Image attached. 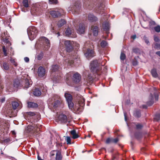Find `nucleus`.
Here are the masks:
<instances>
[{
  "instance_id": "obj_1",
  "label": "nucleus",
  "mask_w": 160,
  "mask_h": 160,
  "mask_svg": "<svg viewBox=\"0 0 160 160\" xmlns=\"http://www.w3.org/2000/svg\"><path fill=\"white\" fill-rule=\"evenodd\" d=\"M28 75L26 74L22 75L21 78V82L16 83V81L14 82L13 86L14 87H18L20 85H21L24 88H28L32 84L31 81L29 80Z\"/></svg>"
},
{
  "instance_id": "obj_2",
  "label": "nucleus",
  "mask_w": 160,
  "mask_h": 160,
  "mask_svg": "<svg viewBox=\"0 0 160 160\" xmlns=\"http://www.w3.org/2000/svg\"><path fill=\"white\" fill-rule=\"evenodd\" d=\"M85 100L82 97H80L78 102L74 105L73 110L79 113L82 112L83 109V107L85 105Z\"/></svg>"
},
{
  "instance_id": "obj_3",
  "label": "nucleus",
  "mask_w": 160,
  "mask_h": 160,
  "mask_svg": "<svg viewBox=\"0 0 160 160\" xmlns=\"http://www.w3.org/2000/svg\"><path fill=\"white\" fill-rule=\"evenodd\" d=\"M38 32V30L34 26L30 27L27 29V33L28 37L31 41L36 37Z\"/></svg>"
},
{
  "instance_id": "obj_4",
  "label": "nucleus",
  "mask_w": 160,
  "mask_h": 160,
  "mask_svg": "<svg viewBox=\"0 0 160 160\" xmlns=\"http://www.w3.org/2000/svg\"><path fill=\"white\" fill-rule=\"evenodd\" d=\"M90 66L91 70L93 73H96L98 75H100L101 67L98 66L97 60L92 61L91 63Z\"/></svg>"
},
{
  "instance_id": "obj_5",
  "label": "nucleus",
  "mask_w": 160,
  "mask_h": 160,
  "mask_svg": "<svg viewBox=\"0 0 160 160\" xmlns=\"http://www.w3.org/2000/svg\"><path fill=\"white\" fill-rule=\"evenodd\" d=\"M38 44L43 47L44 49H48L50 47L49 41L45 37H41L37 42Z\"/></svg>"
},
{
  "instance_id": "obj_6",
  "label": "nucleus",
  "mask_w": 160,
  "mask_h": 160,
  "mask_svg": "<svg viewBox=\"0 0 160 160\" xmlns=\"http://www.w3.org/2000/svg\"><path fill=\"white\" fill-rule=\"evenodd\" d=\"M153 94L154 95V97L152 93H151L149 98V101L147 102V104L148 106H151L154 103V99L156 101L158 100V94L157 91L155 90V88H153Z\"/></svg>"
},
{
  "instance_id": "obj_7",
  "label": "nucleus",
  "mask_w": 160,
  "mask_h": 160,
  "mask_svg": "<svg viewBox=\"0 0 160 160\" xmlns=\"http://www.w3.org/2000/svg\"><path fill=\"white\" fill-rule=\"evenodd\" d=\"M50 14L53 18H57L61 16L64 14V11L62 9H56L51 11Z\"/></svg>"
},
{
  "instance_id": "obj_8",
  "label": "nucleus",
  "mask_w": 160,
  "mask_h": 160,
  "mask_svg": "<svg viewBox=\"0 0 160 160\" xmlns=\"http://www.w3.org/2000/svg\"><path fill=\"white\" fill-rule=\"evenodd\" d=\"M39 125L34 124L32 125H29L27 127V129L28 132H34L35 131H38L40 130Z\"/></svg>"
},
{
  "instance_id": "obj_9",
  "label": "nucleus",
  "mask_w": 160,
  "mask_h": 160,
  "mask_svg": "<svg viewBox=\"0 0 160 160\" xmlns=\"http://www.w3.org/2000/svg\"><path fill=\"white\" fill-rule=\"evenodd\" d=\"M84 55L88 59L92 58L95 55V53L93 50L89 48L88 49L84 52Z\"/></svg>"
},
{
  "instance_id": "obj_10",
  "label": "nucleus",
  "mask_w": 160,
  "mask_h": 160,
  "mask_svg": "<svg viewBox=\"0 0 160 160\" xmlns=\"http://www.w3.org/2000/svg\"><path fill=\"white\" fill-rule=\"evenodd\" d=\"M80 6V3L79 2L77 1L75 3L74 6L72 9V13L73 14L79 13Z\"/></svg>"
},
{
  "instance_id": "obj_11",
  "label": "nucleus",
  "mask_w": 160,
  "mask_h": 160,
  "mask_svg": "<svg viewBox=\"0 0 160 160\" xmlns=\"http://www.w3.org/2000/svg\"><path fill=\"white\" fill-rule=\"evenodd\" d=\"M62 42L64 43V45L66 47V49L67 52H70L72 48V44L70 41L66 40H63Z\"/></svg>"
},
{
  "instance_id": "obj_12",
  "label": "nucleus",
  "mask_w": 160,
  "mask_h": 160,
  "mask_svg": "<svg viewBox=\"0 0 160 160\" xmlns=\"http://www.w3.org/2000/svg\"><path fill=\"white\" fill-rule=\"evenodd\" d=\"M58 119L62 123H66L68 122L67 116L63 114H61L58 116Z\"/></svg>"
},
{
  "instance_id": "obj_13",
  "label": "nucleus",
  "mask_w": 160,
  "mask_h": 160,
  "mask_svg": "<svg viewBox=\"0 0 160 160\" xmlns=\"http://www.w3.org/2000/svg\"><path fill=\"white\" fill-rule=\"evenodd\" d=\"M38 73L39 77H43L46 73L45 69L42 67H39L38 69Z\"/></svg>"
},
{
  "instance_id": "obj_14",
  "label": "nucleus",
  "mask_w": 160,
  "mask_h": 160,
  "mask_svg": "<svg viewBox=\"0 0 160 160\" xmlns=\"http://www.w3.org/2000/svg\"><path fill=\"white\" fill-rule=\"evenodd\" d=\"M81 79V77L80 75L78 73L76 72L72 76V79L75 82H79Z\"/></svg>"
},
{
  "instance_id": "obj_15",
  "label": "nucleus",
  "mask_w": 160,
  "mask_h": 160,
  "mask_svg": "<svg viewBox=\"0 0 160 160\" xmlns=\"http://www.w3.org/2000/svg\"><path fill=\"white\" fill-rule=\"evenodd\" d=\"M109 23L107 22H105L103 24V29L106 32L107 34L109 33Z\"/></svg>"
},
{
  "instance_id": "obj_16",
  "label": "nucleus",
  "mask_w": 160,
  "mask_h": 160,
  "mask_svg": "<svg viewBox=\"0 0 160 160\" xmlns=\"http://www.w3.org/2000/svg\"><path fill=\"white\" fill-rule=\"evenodd\" d=\"M73 75V73L72 72H70L68 73L65 76V80L68 83L69 82L71 79H72V76Z\"/></svg>"
},
{
  "instance_id": "obj_17",
  "label": "nucleus",
  "mask_w": 160,
  "mask_h": 160,
  "mask_svg": "<svg viewBox=\"0 0 160 160\" xmlns=\"http://www.w3.org/2000/svg\"><path fill=\"white\" fill-rule=\"evenodd\" d=\"M78 33L79 34L83 33L85 31V27L83 24H80L79 25V28L77 29Z\"/></svg>"
},
{
  "instance_id": "obj_18",
  "label": "nucleus",
  "mask_w": 160,
  "mask_h": 160,
  "mask_svg": "<svg viewBox=\"0 0 160 160\" xmlns=\"http://www.w3.org/2000/svg\"><path fill=\"white\" fill-rule=\"evenodd\" d=\"M65 33L67 36H69L70 35H73V37L75 38L76 37V35L74 34V31H72L70 28H68L67 29Z\"/></svg>"
},
{
  "instance_id": "obj_19",
  "label": "nucleus",
  "mask_w": 160,
  "mask_h": 160,
  "mask_svg": "<svg viewBox=\"0 0 160 160\" xmlns=\"http://www.w3.org/2000/svg\"><path fill=\"white\" fill-rule=\"evenodd\" d=\"M73 58H71L68 59H66L65 61V64H67L68 65H72L75 62V60H73Z\"/></svg>"
},
{
  "instance_id": "obj_20",
  "label": "nucleus",
  "mask_w": 160,
  "mask_h": 160,
  "mask_svg": "<svg viewBox=\"0 0 160 160\" xmlns=\"http://www.w3.org/2000/svg\"><path fill=\"white\" fill-rule=\"evenodd\" d=\"M88 19L91 22H95L98 20V19L96 17L91 14H90L88 15Z\"/></svg>"
},
{
  "instance_id": "obj_21",
  "label": "nucleus",
  "mask_w": 160,
  "mask_h": 160,
  "mask_svg": "<svg viewBox=\"0 0 160 160\" xmlns=\"http://www.w3.org/2000/svg\"><path fill=\"white\" fill-rule=\"evenodd\" d=\"M104 5L102 3H100L99 6L96 8V9L98 13H101V11L103 10Z\"/></svg>"
},
{
  "instance_id": "obj_22",
  "label": "nucleus",
  "mask_w": 160,
  "mask_h": 160,
  "mask_svg": "<svg viewBox=\"0 0 160 160\" xmlns=\"http://www.w3.org/2000/svg\"><path fill=\"white\" fill-rule=\"evenodd\" d=\"M12 105L14 110L19 109L21 108L20 107V106H19V104L17 102L14 101L12 102Z\"/></svg>"
},
{
  "instance_id": "obj_23",
  "label": "nucleus",
  "mask_w": 160,
  "mask_h": 160,
  "mask_svg": "<svg viewBox=\"0 0 160 160\" xmlns=\"http://www.w3.org/2000/svg\"><path fill=\"white\" fill-rule=\"evenodd\" d=\"M70 133L72 136V138L75 139L79 137V135L77 133L76 131L73 130L71 131Z\"/></svg>"
},
{
  "instance_id": "obj_24",
  "label": "nucleus",
  "mask_w": 160,
  "mask_h": 160,
  "mask_svg": "<svg viewBox=\"0 0 160 160\" xmlns=\"http://www.w3.org/2000/svg\"><path fill=\"white\" fill-rule=\"evenodd\" d=\"M91 29L92 30L93 34L95 36H96L98 34V28L97 26H92Z\"/></svg>"
},
{
  "instance_id": "obj_25",
  "label": "nucleus",
  "mask_w": 160,
  "mask_h": 160,
  "mask_svg": "<svg viewBox=\"0 0 160 160\" xmlns=\"http://www.w3.org/2000/svg\"><path fill=\"white\" fill-rule=\"evenodd\" d=\"M28 106L29 108H35L38 107V105L37 103L34 102H29L28 103Z\"/></svg>"
},
{
  "instance_id": "obj_26",
  "label": "nucleus",
  "mask_w": 160,
  "mask_h": 160,
  "mask_svg": "<svg viewBox=\"0 0 160 160\" xmlns=\"http://www.w3.org/2000/svg\"><path fill=\"white\" fill-rule=\"evenodd\" d=\"M33 93L34 95L36 96H39L41 95V91L38 89H34L33 92Z\"/></svg>"
},
{
  "instance_id": "obj_27",
  "label": "nucleus",
  "mask_w": 160,
  "mask_h": 160,
  "mask_svg": "<svg viewBox=\"0 0 160 160\" xmlns=\"http://www.w3.org/2000/svg\"><path fill=\"white\" fill-rule=\"evenodd\" d=\"M62 156L61 152L59 151H57L56 153V160H62Z\"/></svg>"
},
{
  "instance_id": "obj_28",
  "label": "nucleus",
  "mask_w": 160,
  "mask_h": 160,
  "mask_svg": "<svg viewBox=\"0 0 160 160\" xmlns=\"http://www.w3.org/2000/svg\"><path fill=\"white\" fill-rule=\"evenodd\" d=\"M64 96L66 98L67 102L72 101V96L70 94L65 93Z\"/></svg>"
},
{
  "instance_id": "obj_29",
  "label": "nucleus",
  "mask_w": 160,
  "mask_h": 160,
  "mask_svg": "<svg viewBox=\"0 0 160 160\" xmlns=\"http://www.w3.org/2000/svg\"><path fill=\"white\" fill-rule=\"evenodd\" d=\"M66 23L64 19H61L58 21V27H60L63 26L64 24Z\"/></svg>"
},
{
  "instance_id": "obj_30",
  "label": "nucleus",
  "mask_w": 160,
  "mask_h": 160,
  "mask_svg": "<svg viewBox=\"0 0 160 160\" xmlns=\"http://www.w3.org/2000/svg\"><path fill=\"white\" fill-rule=\"evenodd\" d=\"M28 115L30 116H34L35 118H38L39 117L38 113H35L33 112H28Z\"/></svg>"
},
{
  "instance_id": "obj_31",
  "label": "nucleus",
  "mask_w": 160,
  "mask_h": 160,
  "mask_svg": "<svg viewBox=\"0 0 160 160\" xmlns=\"http://www.w3.org/2000/svg\"><path fill=\"white\" fill-rule=\"evenodd\" d=\"M68 104V106L69 108L72 110H73L74 105L73 103L72 102V101H69L67 102Z\"/></svg>"
},
{
  "instance_id": "obj_32",
  "label": "nucleus",
  "mask_w": 160,
  "mask_h": 160,
  "mask_svg": "<svg viewBox=\"0 0 160 160\" xmlns=\"http://www.w3.org/2000/svg\"><path fill=\"white\" fill-rule=\"evenodd\" d=\"M60 104V101L59 100L55 101L53 104V107L54 108H56L58 107Z\"/></svg>"
},
{
  "instance_id": "obj_33",
  "label": "nucleus",
  "mask_w": 160,
  "mask_h": 160,
  "mask_svg": "<svg viewBox=\"0 0 160 160\" xmlns=\"http://www.w3.org/2000/svg\"><path fill=\"white\" fill-rule=\"evenodd\" d=\"M151 73L152 76L155 78L157 77L158 76V74L156 70V69H153L151 71Z\"/></svg>"
},
{
  "instance_id": "obj_34",
  "label": "nucleus",
  "mask_w": 160,
  "mask_h": 160,
  "mask_svg": "<svg viewBox=\"0 0 160 160\" xmlns=\"http://www.w3.org/2000/svg\"><path fill=\"white\" fill-rule=\"evenodd\" d=\"M134 115L137 118H139L141 117V112L139 110H136L134 111Z\"/></svg>"
},
{
  "instance_id": "obj_35",
  "label": "nucleus",
  "mask_w": 160,
  "mask_h": 160,
  "mask_svg": "<svg viewBox=\"0 0 160 160\" xmlns=\"http://www.w3.org/2000/svg\"><path fill=\"white\" fill-rule=\"evenodd\" d=\"M32 11L34 12V13H35L36 14L38 15L39 14V9L38 8L34 7L32 9Z\"/></svg>"
},
{
  "instance_id": "obj_36",
  "label": "nucleus",
  "mask_w": 160,
  "mask_h": 160,
  "mask_svg": "<svg viewBox=\"0 0 160 160\" xmlns=\"http://www.w3.org/2000/svg\"><path fill=\"white\" fill-rule=\"evenodd\" d=\"M59 69V67L57 65H53L52 70L53 72H56Z\"/></svg>"
},
{
  "instance_id": "obj_37",
  "label": "nucleus",
  "mask_w": 160,
  "mask_h": 160,
  "mask_svg": "<svg viewBox=\"0 0 160 160\" xmlns=\"http://www.w3.org/2000/svg\"><path fill=\"white\" fill-rule=\"evenodd\" d=\"M22 4L23 6L26 7L27 8L28 7V0H23L22 2Z\"/></svg>"
},
{
  "instance_id": "obj_38",
  "label": "nucleus",
  "mask_w": 160,
  "mask_h": 160,
  "mask_svg": "<svg viewBox=\"0 0 160 160\" xmlns=\"http://www.w3.org/2000/svg\"><path fill=\"white\" fill-rule=\"evenodd\" d=\"M3 67L4 69L5 70H8L9 68V66L8 64L7 63H3Z\"/></svg>"
},
{
  "instance_id": "obj_39",
  "label": "nucleus",
  "mask_w": 160,
  "mask_h": 160,
  "mask_svg": "<svg viewBox=\"0 0 160 160\" xmlns=\"http://www.w3.org/2000/svg\"><path fill=\"white\" fill-rule=\"evenodd\" d=\"M154 119L156 121H158L160 120V114H156L154 117Z\"/></svg>"
},
{
  "instance_id": "obj_40",
  "label": "nucleus",
  "mask_w": 160,
  "mask_h": 160,
  "mask_svg": "<svg viewBox=\"0 0 160 160\" xmlns=\"http://www.w3.org/2000/svg\"><path fill=\"white\" fill-rule=\"evenodd\" d=\"M126 55L125 54L123 53L122 52L121 54L120 58L121 60L123 61L126 58Z\"/></svg>"
},
{
  "instance_id": "obj_41",
  "label": "nucleus",
  "mask_w": 160,
  "mask_h": 160,
  "mask_svg": "<svg viewBox=\"0 0 160 160\" xmlns=\"http://www.w3.org/2000/svg\"><path fill=\"white\" fill-rule=\"evenodd\" d=\"M155 31L158 32H160V26L158 25L154 28Z\"/></svg>"
},
{
  "instance_id": "obj_42",
  "label": "nucleus",
  "mask_w": 160,
  "mask_h": 160,
  "mask_svg": "<svg viewBox=\"0 0 160 160\" xmlns=\"http://www.w3.org/2000/svg\"><path fill=\"white\" fill-rule=\"evenodd\" d=\"M143 39L145 42V43L148 45H150V42L149 41L148 39L146 37V36H144L143 37Z\"/></svg>"
},
{
  "instance_id": "obj_43",
  "label": "nucleus",
  "mask_w": 160,
  "mask_h": 160,
  "mask_svg": "<svg viewBox=\"0 0 160 160\" xmlns=\"http://www.w3.org/2000/svg\"><path fill=\"white\" fill-rule=\"evenodd\" d=\"M107 44L106 42L102 41L101 43V46L102 47L104 48L107 46Z\"/></svg>"
},
{
  "instance_id": "obj_44",
  "label": "nucleus",
  "mask_w": 160,
  "mask_h": 160,
  "mask_svg": "<svg viewBox=\"0 0 160 160\" xmlns=\"http://www.w3.org/2000/svg\"><path fill=\"white\" fill-rule=\"evenodd\" d=\"M155 24H156V23L154 21H151L149 22V26L150 28H152L151 27L152 26V25L154 26V25H155Z\"/></svg>"
},
{
  "instance_id": "obj_45",
  "label": "nucleus",
  "mask_w": 160,
  "mask_h": 160,
  "mask_svg": "<svg viewBox=\"0 0 160 160\" xmlns=\"http://www.w3.org/2000/svg\"><path fill=\"white\" fill-rule=\"evenodd\" d=\"M154 48L155 49H160V44H159V43H155L154 46Z\"/></svg>"
},
{
  "instance_id": "obj_46",
  "label": "nucleus",
  "mask_w": 160,
  "mask_h": 160,
  "mask_svg": "<svg viewBox=\"0 0 160 160\" xmlns=\"http://www.w3.org/2000/svg\"><path fill=\"white\" fill-rule=\"evenodd\" d=\"M2 50L3 52H4V55L5 56H6L7 55L8 53L7 52V50L6 49L5 47L4 46H3L2 47Z\"/></svg>"
},
{
  "instance_id": "obj_47",
  "label": "nucleus",
  "mask_w": 160,
  "mask_h": 160,
  "mask_svg": "<svg viewBox=\"0 0 160 160\" xmlns=\"http://www.w3.org/2000/svg\"><path fill=\"white\" fill-rule=\"evenodd\" d=\"M66 141H67V144H70L71 143V139L70 137H66Z\"/></svg>"
},
{
  "instance_id": "obj_48",
  "label": "nucleus",
  "mask_w": 160,
  "mask_h": 160,
  "mask_svg": "<svg viewBox=\"0 0 160 160\" xmlns=\"http://www.w3.org/2000/svg\"><path fill=\"white\" fill-rule=\"evenodd\" d=\"M49 2L51 4H56L58 3L57 0H49Z\"/></svg>"
},
{
  "instance_id": "obj_49",
  "label": "nucleus",
  "mask_w": 160,
  "mask_h": 160,
  "mask_svg": "<svg viewBox=\"0 0 160 160\" xmlns=\"http://www.w3.org/2000/svg\"><path fill=\"white\" fill-rule=\"evenodd\" d=\"M43 53H40V54H39L37 56V58H38V60H41L42 58L43 57Z\"/></svg>"
},
{
  "instance_id": "obj_50",
  "label": "nucleus",
  "mask_w": 160,
  "mask_h": 160,
  "mask_svg": "<svg viewBox=\"0 0 160 160\" xmlns=\"http://www.w3.org/2000/svg\"><path fill=\"white\" fill-rule=\"evenodd\" d=\"M141 136V134L140 133H136L135 134V136L137 138H140Z\"/></svg>"
},
{
  "instance_id": "obj_51",
  "label": "nucleus",
  "mask_w": 160,
  "mask_h": 160,
  "mask_svg": "<svg viewBox=\"0 0 160 160\" xmlns=\"http://www.w3.org/2000/svg\"><path fill=\"white\" fill-rule=\"evenodd\" d=\"M10 61L12 63H13L15 66H16L17 65V64L15 61L14 59H13L12 58L10 59Z\"/></svg>"
},
{
  "instance_id": "obj_52",
  "label": "nucleus",
  "mask_w": 160,
  "mask_h": 160,
  "mask_svg": "<svg viewBox=\"0 0 160 160\" xmlns=\"http://www.w3.org/2000/svg\"><path fill=\"white\" fill-rule=\"evenodd\" d=\"M154 40L156 42H158L159 41V38L157 36H154Z\"/></svg>"
},
{
  "instance_id": "obj_53",
  "label": "nucleus",
  "mask_w": 160,
  "mask_h": 160,
  "mask_svg": "<svg viewBox=\"0 0 160 160\" xmlns=\"http://www.w3.org/2000/svg\"><path fill=\"white\" fill-rule=\"evenodd\" d=\"M87 79L88 80V81H92L93 79V78L92 77V76H89L87 78Z\"/></svg>"
},
{
  "instance_id": "obj_54",
  "label": "nucleus",
  "mask_w": 160,
  "mask_h": 160,
  "mask_svg": "<svg viewBox=\"0 0 160 160\" xmlns=\"http://www.w3.org/2000/svg\"><path fill=\"white\" fill-rule=\"evenodd\" d=\"M111 141V140L110 138H108L106 141V143L107 144H109L110 142Z\"/></svg>"
},
{
  "instance_id": "obj_55",
  "label": "nucleus",
  "mask_w": 160,
  "mask_h": 160,
  "mask_svg": "<svg viewBox=\"0 0 160 160\" xmlns=\"http://www.w3.org/2000/svg\"><path fill=\"white\" fill-rule=\"evenodd\" d=\"M132 51L135 53H137L138 52V48H134L133 49Z\"/></svg>"
},
{
  "instance_id": "obj_56",
  "label": "nucleus",
  "mask_w": 160,
  "mask_h": 160,
  "mask_svg": "<svg viewBox=\"0 0 160 160\" xmlns=\"http://www.w3.org/2000/svg\"><path fill=\"white\" fill-rule=\"evenodd\" d=\"M142 127V126L141 124H137L136 125V128L137 129H140Z\"/></svg>"
},
{
  "instance_id": "obj_57",
  "label": "nucleus",
  "mask_w": 160,
  "mask_h": 160,
  "mask_svg": "<svg viewBox=\"0 0 160 160\" xmlns=\"http://www.w3.org/2000/svg\"><path fill=\"white\" fill-rule=\"evenodd\" d=\"M112 140L113 142H115V143H116L118 141V138H116L112 139Z\"/></svg>"
},
{
  "instance_id": "obj_58",
  "label": "nucleus",
  "mask_w": 160,
  "mask_h": 160,
  "mask_svg": "<svg viewBox=\"0 0 160 160\" xmlns=\"http://www.w3.org/2000/svg\"><path fill=\"white\" fill-rule=\"evenodd\" d=\"M138 62L136 60L133 61V65L134 66H136L138 64Z\"/></svg>"
},
{
  "instance_id": "obj_59",
  "label": "nucleus",
  "mask_w": 160,
  "mask_h": 160,
  "mask_svg": "<svg viewBox=\"0 0 160 160\" xmlns=\"http://www.w3.org/2000/svg\"><path fill=\"white\" fill-rule=\"evenodd\" d=\"M24 61L26 62H28L29 60V58L28 57H25L24 58Z\"/></svg>"
},
{
  "instance_id": "obj_60",
  "label": "nucleus",
  "mask_w": 160,
  "mask_h": 160,
  "mask_svg": "<svg viewBox=\"0 0 160 160\" xmlns=\"http://www.w3.org/2000/svg\"><path fill=\"white\" fill-rule=\"evenodd\" d=\"M55 151H52L51 152L50 154L52 156H53L55 154Z\"/></svg>"
},
{
  "instance_id": "obj_61",
  "label": "nucleus",
  "mask_w": 160,
  "mask_h": 160,
  "mask_svg": "<svg viewBox=\"0 0 160 160\" xmlns=\"http://www.w3.org/2000/svg\"><path fill=\"white\" fill-rule=\"evenodd\" d=\"M7 122V121L6 120H3V122H2V125H4V124H6Z\"/></svg>"
},
{
  "instance_id": "obj_62",
  "label": "nucleus",
  "mask_w": 160,
  "mask_h": 160,
  "mask_svg": "<svg viewBox=\"0 0 160 160\" xmlns=\"http://www.w3.org/2000/svg\"><path fill=\"white\" fill-rule=\"evenodd\" d=\"M124 116L125 120L126 121H127V115H126V112H124Z\"/></svg>"
},
{
  "instance_id": "obj_63",
  "label": "nucleus",
  "mask_w": 160,
  "mask_h": 160,
  "mask_svg": "<svg viewBox=\"0 0 160 160\" xmlns=\"http://www.w3.org/2000/svg\"><path fill=\"white\" fill-rule=\"evenodd\" d=\"M136 38V35H133L131 37V38L133 39H135Z\"/></svg>"
},
{
  "instance_id": "obj_64",
  "label": "nucleus",
  "mask_w": 160,
  "mask_h": 160,
  "mask_svg": "<svg viewBox=\"0 0 160 160\" xmlns=\"http://www.w3.org/2000/svg\"><path fill=\"white\" fill-rule=\"evenodd\" d=\"M156 53L160 57V51L157 52H156Z\"/></svg>"
}]
</instances>
